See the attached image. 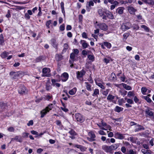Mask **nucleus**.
Wrapping results in <instances>:
<instances>
[{
    "label": "nucleus",
    "mask_w": 154,
    "mask_h": 154,
    "mask_svg": "<svg viewBox=\"0 0 154 154\" xmlns=\"http://www.w3.org/2000/svg\"><path fill=\"white\" fill-rule=\"evenodd\" d=\"M128 10L130 14H133L137 11V10L132 7H128Z\"/></svg>",
    "instance_id": "a211bd4d"
},
{
    "label": "nucleus",
    "mask_w": 154,
    "mask_h": 154,
    "mask_svg": "<svg viewBox=\"0 0 154 154\" xmlns=\"http://www.w3.org/2000/svg\"><path fill=\"white\" fill-rule=\"evenodd\" d=\"M62 56L61 55H57V58L58 61H59L62 59Z\"/></svg>",
    "instance_id": "052dcab7"
},
{
    "label": "nucleus",
    "mask_w": 154,
    "mask_h": 154,
    "mask_svg": "<svg viewBox=\"0 0 154 154\" xmlns=\"http://www.w3.org/2000/svg\"><path fill=\"white\" fill-rule=\"evenodd\" d=\"M123 108L118 106H116L115 107L114 110L115 112L119 113L120 112L123 111Z\"/></svg>",
    "instance_id": "4be33fe9"
},
{
    "label": "nucleus",
    "mask_w": 154,
    "mask_h": 154,
    "mask_svg": "<svg viewBox=\"0 0 154 154\" xmlns=\"http://www.w3.org/2000/svg\"><path fill=\"white\" fill-rule=\"evenodd\" d=\"M109 92V89H106L105 91H102V94L105 96H106L108 94Z\"/></svg>",
    "instance_id": "79ce46f5"
},
{
    "label": "nucleus",
    "mask_w": 154,
    "mask_h": 154,
    "mask_svg": "<svg viewBox=\"0 0 154 154\" xmlns=\"http://www.w3.org/2000/svg\"><path fill=\"white\" fill-rule=\"evenodd\" d=\"M33 124V121L32 120H31L29 121V122L27 124V125L28 126H30L31 125H32Z\"/></svg>",
    "instance_id": "0e129e2a"
},
{
    "label": "nucleus",
    "mask_w": 154,
    "mask_h": 154,
    "mask_svg": "<svg viewBox=\"0 0 154 154\" xmlns=\"http://www.w3.org/2000/svg\"><path fill=\"white\" fill-rule=\"evenodd\" d=\"M134 95V94L133 91H130L128 92V96L130 97H133Z\"/></svg>",
    "instance_id": "37998d69"
},
{
    "label": "nucleus",
    "mask_w": 154,
    "mask_h": 154,
    "mask_svg": "<svg viewBox=\"0 0 154 154\" xmlns=\"http://www.w3.org/2000/svg\"><path fill=\"white\" fill-rule=\"evenodd\" d=\"M94 93L92 94V96L93 97H98V95L99 94V91L98 89H95L94 90Z\"/></svg>",
    "instance_id": "b1692460"
},
{
    "label": "nucleus",
    "mask_w": 154,
    "mask_h": 154,
    "mask_svg": "<svg viewBox=\"0 0 154 154\" xmlns=\"http://www.w3.org/2000/svg\"><path fill=\"white\" fill-rule=\"evenodd\" d=\"M127 102L130 104H133L134 102L132 99H128L127 100Z\"/></svg>",
    "instance_id": "09e8293b"
},
{
    "label": "nucleus",
    "mask_w": 154,
    "mask_h": 154,
    "mask_svg": "<svg viewBox=\"0 0 154 154\" xmlns=\"http://www.w3.org/2000/svg\"><path fill=\"white\" fill-rule=\"evenodd\" d=\"M45 59V57L43 55H41L37 57L35 60V63H37L40 62L42 60H44Z\"/></svg>",
    "instance_id": "4468645a"
},
{
    "label": "nucleus",
    "mask_w": 154,
    "mask_h": 154,
    "mask_svg": "<svg viewBox=\"0 0 154 154\" xmlns=\"http://www.w3.org/2000/svg\"><path fill=\"white\" fill-rule=\"evenodd\" d=\"M142 98L145 99L148 103H150L152 102L151 99L147 96H143Z\"/></svg>",
    "instance_id": "f704fd0d"
},
{
    "label": "nucleus",
    "mask_w": 154,
    "mask_h": 154,
    "mask_svg": "<svg viewBox=\"0 0 154 154\" xmlns=\"http://www.w3.org/2000/svg\"><path fill=\"white\" fill-rule=\"evenodd\" d=\"M49 112V111L48 110L46 109V108L45 109H43L41 112V118H43Z\"/></svg>",
    "instance_id": "aec40b11"
},
{
    "label": "nucleus",
    "mask_w": 154,
    "mask_h": 154,
    "mask_svg": "<svg viewBox=\"0 0 154 154\" xmlns=\"http://www.w3.org/2000/svg\"><path fill=\"white\" fill-rule=\"evenodd\" d=\"M119 85H122L124 88L125 89L127 90H131V87L130 86L127 85L125 84L122 83L121 84H120Z\"/></svg>",
    "instance_id": "c85d7f7f"
},
{
    "label": "nucleus",
    "mask_w": 154,
    "mask_h": 154,
    "mask_svg": "<svg viewBox=\"0 0 154 154\" xmlns=\"http://www.w3.org/2000/svg\"><path fill=\"white\" fill-rule=\"evenodd\" d=\"M89 134H90V136L91 138H92L94 139V138L96 137V136L94 133L90 132L89 133Z\"/></svg>",
    "instance_id": "864d4df0"
},
{
    "label": "nucleus",
    "mask_w": 154,
    "mask_h": 154,
    "mask_svg": "<svg viewBox=\"0 0 154 154\" xmlns=\"http://www.w3.org/2000/svg\"><path fill=\"white\" fill-rule=\"evenodd\" d=\"M29 133H27L24 132L22 134L23 137V138H27L28 137Z\"/></svg>",
    "instance_id": "13d9d810"
},
{
    "label": "nucleus",
    "mask_w": 154,
    "mask_h": 154,
    "mask_svg": "<svg viewBox=\"0 0 154 154\" xmlns=\"http://www.w3.org/2000/svg\"><path fill=\"white\" fill-rule=\"evenodd\" d=\"M96 84L97 86H99L101 89H105V87L101 83L96 82Z\"/></svg>",
    "instance_id": "ea45409f"
},
{
    "label": "nucleus",
    "mask_w": 154,
    "mask_h": 154,
    "mask_svg": "<svg viewBox=\"0 0 154 154\" xmlns=\"http://www.w3.org/2000/svg\"><path fill=\"white\" fill-rule=\"evenodd\" d=\"M7 106V104L6 103H4L3 102H1L0 106L2 110H4L5 109Z\"/></svg>",
    "instance_id": "7c9ffc66"
},
{
    "label": "nucleus",
    "mask_w": 154,
    "mask_h": 154,
    "mask_svg": "<svg viewBox=\"0 0 154 154\" xmlns=\"http://www.w3.org/2000/svg\"><path fill=\"white\" fill-rule=\"evenodd\" d=\"M124 8L122 7H119L116 10V12L120 14H121L123 12Z\"/></svg>",
    "instance_id": "5701e85b"
},
{
    "label": "nucleus",
    "mask_w": 154,
    "mask_h": 154,
    "mask_svg": "<svg viewBox=\"0 0 154 154\" xmlns=\"http://www.w3.org/2000/svg\"><path fill=\"white\" fill-rule=\"evenodd\" d=\"M80 43L82 45V46L84 48H86L89 46L88 44L86 43V41L84 40H81Z\"/></svg>",
    "instance_id": "412c9836"
},
{
    "label": "nucleus",
    "mask_w": 154,
    "mask_h": 154,
    "mask_svg": "<svg viewBox=\"0 0 154 154\" xmlns=\"http://www.w3.org/2000/svg\"><path fill=\"white\" fill-rule=\"evenodd\" d=\"M88 57L89 60H91L92 61H94V57L93 55L90 54L88 55Z\"/></svg>",
    "instance_id": "de8ad7c7"
},
{
    "label": "nucleus",
    "mask_w": 154,
    "mask_h": 154,
    "mask_svg": "<svg viewBox=\"0 0 154 154\" xmlns=\"http://www.w3.org/2000/svg\"><path fill=\"white\" fill-rule=\"evenodd\" d=\"M38 10L39 11V12L38 14L37 15L38 16H40L42 15V11H41L42 9H41V7H40V6L39 7Z\"/></svg>",
    "instance_id": "603ef678"
},
{
    "label": "nucleus",
    "mask_w": 154,
    "mask_h": 154,
    "mask_svg": "<svg viewBox=\"0 0 154 154\" xmlns=\"http://www.w3.org/2000/svg\"><path fill=\"white\" fill-rule=\"evenodd\" d=\"M63 52H66V50L68 49V44L66 43L64 44L63 45Z\"/></svg>",
    "instance_id": "58836bf2"
},
{
    "label": "nucleus",
    "mask_w": 154,
    "mask_h": 154,
    "mask_svg": "<svg viewBox=\"0 0 154 154\" xmlns=\"http://www.w3.org/2000/svg\"><path fill=\"white\" fill-rule=\"evenodd\" d=\"M102 149L105 152H107L111 153L112 152L110 146H107L106 145H104L102 146Z\"/></svg>",
    "instance_id": "9b49d317"
},
{
    "label": "nucleus",
    "mask_w": 154,
    "mask_h": 154,
    "mask_svg": "<svg viewBox=\"0 0 154 154\" xmlns=\"http://www.w3.org/2000/svg\"><path fill=\"white\" fill-rule=\"evenodd\" d=\"M129 154H136V152H134L133 149H130L129 150Z\"/></svg>",
    "instance_id": "774afa93"
},
{
    "label": "nucleus",
    "mask_w": 154,
    "mask_h": 154,
    "mask_svg": "<svg viewBox=\"0 0 154 154\" xmlns=\"http://www.w3.org/2000/svg\"><path fill=\"white\" fill-rule=\"evenodd\" d=\"M98 133L101 135H106V133L102 130H100L98 131Z\"/></svg>",
    "instance_id": "e2e57ef3"
},
{
    "label": "nucleus",
    "mask_w": 154,
    "mask_h": 154,
    "mask_svg": "<svg viewBox=\"0 0 154 154\" xmlns=\"http://www.w3.org/2000/svg\"><path fill=\"white\" fill-rule=\"evenodd\" d=\"M73 53L77 55L79 53V51L77 49H73Z\"/></svg>",
    "instance_id": "6e6d98bb"
},
{
    "label": "nucleus",
    "mask_w": 154,
    "mask_h": 154,
    "mask_svg": "<svg viewBox=\"0 0 154 154\" xmlns=\"http://www.w3.org/2000/svg\"><path fill=\"white\" fill-rule=\"evenodd\" d=\"M145 113L151 119L154 121V114L152 112L150 111L149 108H148L145 110Z\"/></svg>",
    "instance_id": "423d86ee"
},
{
    "label": "nucleus",
    "mask_w": 154,
    "mask_h": 154,
    "mask_svg": "<svg viewBox=\"0 0 154 154\" xmlns=\"http://www.w3.org/2000/svg\"><path fill=\"white\" fill-rule=\"evenodd\" d=\"M6 17L7 18H9L11 17V12L10 11L8 10L7 14L6 15Z\"/></svg>",
    "instance_id": "bf43d9fd"
},
{
    "label": "nucleus",
    "mask_w": 154,
    "mask_h": 154,
    "mask_svg": "<svg viewBox=\"0 0 154 154\" xmlns=\"http://www.w3.org/2000/svg\"><path fill=\"white\" fill-rule=\"evenodd\" d=\"M79 149L82 151H85L86 150L87 148L83 146H81V147L79 148Z\"/></svg>",
    "instance_id": "338daca9"
},
{
    "label": "nucleus",
    "mask_w": 154,
    "mask_h": 154,
    "mask_svg": "<svg viewBox=\"0 0 154 154\" xmlns=\"http://www.w3.org/2000/svg\"><path fill=\"white\" fill-rule=\"evenodd\" d=\"M125 135V134H121L117 132L115 134V137L116 138L122 140L124 138L125 136L124 135Z\"/></svg>",
    "instance_id": "ddd939ff"
},
{
    "label": "nucleus",
    "mask_w": 154,
    "mask_h": 154,
    "mask_svg": "<svg viewBox=\"0 0 154 154\" xmlns=\"http://www.w3.org/2000/svg\"><path fill=\"white\" fill-rule=\"evenodd\" d=\"M119 92L124 97V96L126 95L127 92V91L124 90H120L119 91Z\"/></svg>",
    "instance_id": "c9c22d12"
},
{
    "label": "nucleus",
    "mask_w": 154,
    "mask_h": 154,
    "mask_svg": "<svg viewBox=\"0 0 154 154\" xmlns=\"http://www.w3.org/2000/svg\"><path fill=\"white\" fill-rule=\"evenodd\" d=\"M76 91V88H74L71 90H70L69 92V94L71 95H74Z\"/></svg>",
    "instance_id": "473e14b6"
},
{
    "label": "nucleus",
    "mask_w": 154,
    "mask_h": 154,
    "mask_svg": "<svg viewBox=\"0 0 154 154\" xmlns=\"http://www.w3.org/2000/svg\"><path fill=\"white\" fill-rule=\"evenodd\" d=\"M4 42L3 35L2 34H1L0 35V45H3L5 44Z\"/></svg>",
    "instance_id": "393cba45"
},
{
    "label": "nucleus",
    "mask_w": 154,
    "mask_h": 154,
    "mask_svg": "<svg viewBox=\"0 0 154 154\" xmlns=\"http://www.w3.org/2000/svg\"><path fill=\"white\" fill-rule=\"evenodd\" d=\"M136 127L138 128H136L134 130L136 132L145 130V128L142 126L140 125H137Z\"/></svg>",
    "instance_id": "6ab92c4d"
},
{
    "label": "nucleus",
    "mask_w": 154,
    "mask_h": 154,
    "mask_svg": "<svg viewBox=\"0 0 154 154\" xmlns=\"http://www.w3.org/2000/svg\"><path fill=\"white\" fill-rule=\"evenodd\" d=\"M115 97L111 94H109L107 97V100L109 102H112L114 103H116V100H115Z\"/></svg>",
    "instance_id": "0eeeda50"
},
{
    "label": "nucleus",
    "mask_w": 154,
    "mask_h": 154,
    "mask_svg": "<svg viewBox=\"0 0 154 154\" xmlns=\"http://www.w3.org/2000/svg\"><path fill=\"white\" fill-rule=\"evenodd\" d=\"M69 133L72 136H75L76 134V133L75 131L72 129H71L70 131H69Z\"/></svg>",
    "instance_id": "a18cd8bd"
},
{
    "label": "nucleus",
    "mask_w": 154,
    "mask_h": 154,
    "mask_svg": "<svg viewBox=\"0 0 154 154\" xmlns=\"http://www.w3.org/2000/svg\"><path fill=\"white\" fill-rule=\"evenodd\" d=\"M85 84L86 85V88L87 90L89 91H91L92 89L91 88V85L88 82H85Z\"/></svg>",
    "instance_id": "c756f323"
},
{
    "label": "nucleus",
    "mask_w": 154,
    "mask_h": 154,
    "mask_svg": "<svg viewBox=\"0 0 154 154\" xmlns=\"http://www.w3.org/2000/svg\"><path fill=\"white\" fill-rule=\"evenodd\" d=\"M23 139L20 136L17 135L14 137L12 138L11 140H15L17 142L21 143L23 141Z\"/></svg>",
    "instance_id": "dca6fc26"
},
{
    "label": "nucleus",
    "mask_w": 154,
    "mask_h": 154,
    "mask_svg": "<svg viewBox=\"0 0 154 154\" xmlns=\"http://www.w3.org/2000/svg\"><path fill=\"white\" fill-rule=\"evenodd\" d=\"M51 44L56 49H57L58 43L55 39L53 38L51 40Z\"/></svg>",
    "instance_id": "f8f14e48"
},
{
    "label": "nucleus",
    "mask_w": 154,
    "mask_h": 154,
    "mask_svg": "<svg viewBox=\"0 0 154 154\" xmlns=\"http://www.w3.org/2000/svg\"><path fill=\"white\" fill-rule=\"evenodd\" d=\"M88 3V5H89V6H93L94 5V2L92 0L90 1L89 2H88L87 3Z\"/></svg>",
    "instance_id": "680f3d73"
},
{
    "label": "nucleus",
    "mask_w": 154,
    "mask_h": 154,
    "mask_svg": "<svg viewBox=\"0 0 154 154\" xmlns=\"http://www.w3.org/2000/svg\"><path fill=\"white\" fill-rule=\"evenodd\" d=\"M104 44L105 46L106 47L108 48H110L111 47V45L109 42H104Z\"/></svg>",
    "instance_id": "4c0bfd02"
},
{
    "label": "nucleus",
    "mask_w": 154,
    "mask_h": 154,
    "mask_svg": "<svg viewBox=\"0 0 154 154\" xmlns=\"http://www.w3.org/2000/svg\"><path fill=\"white\" fill-rule=\"evenodd\" d=\"M8 54L9 53L8 52L4 51L2 54L1 56L2 58H5L7 57Z\"/></svg>",
    "instance_id": "72a5a7b5"
},
{
    "label": "nucleus",
    "mask_w": 154,
    "mask_h": 154,
    "mask_svg": "<svg viewBox=\"0 0 154 154\" xmlns=\"http://www.w3.org/2000/svg\"><path fill=\"white\" fill-rule=\"evenodd\" d=\"M56 77L59 78L60 79V77L59 75H57L56 76ZM60 79L59 80H55L53 79L51 80V82L52 83V85L53 86H56L57 87H59L60 86V84L59 83H56L57 82H60Z\"/></svg>",
    "instance_id": "39448f33"
},
{
    "label": "nucleus",
    "mask_w": 154,
    "mask_h": 154,
    "mask_svg": "<svg viewBox=\"0 0 154 154\" xmlns=\"http://www.w3.org/2000/svg\"><path fill=\"white\" fill-rule=\"evenodd\" d=\"M52 21L51 20H49L46 22V26L48 28H50L49 25L51 23Z\"/></svg>",
    "instance_id": "c03bdc74"
},
{
    "label": "nucleus",
    "mask_w": 154,
    "mask_h": 154,
    "mask_svg": "<svg viewBox=\"0 0 154 154\" xmlns=\"http://www.w3.org/2000/svg\"><path fill=\"white\" fill-rule=\"evenodd\" d=\"M106 16V20L107 19L108 17L109 19H112L114 18V16L111 12L106 11L105 13Z\"/></svg>",
    "instance_id": "f3484780"
},
{
    "label": "nucleus",
    "mask_w": 154,
    "mask_h": 154,
    "mask_svg": "<svg viewBox=\"0 0 154 154\" xmlns=\"http://www.w3.org/2000/svg\"><path fill=\"white\" fill-rule=\"evenodd\" d=\"M119 146V144H114L110 146L112 151L117 149Z\"/></svg>",
    "instance_id": "2f4dec72"
},
{
    "label": "nucleus",
    "mask_w": 154,
    "mask_h": 154,
    "mask_svg": "<svg viewBox=\"0 0 154 154\" xmlns=\"http://www.w3.org/2000/svg\"><path fill=\"white\" fill-rule=\"evenodd\" d=\"M25 17L26 19L29 20L30 18V17L28 14L26 13L25 14Z\"/></svg>",
    "instance_id": "69168bd1"
},
{
    "label": "nucleus",
    "mask_w": 154,
    "mask_h": 154,
    "mask_svg": "<svg viewBox=\"0 0 154 154\" xmlns=\"http://www.w3.org/2000/svg\"><path fill=\"white\" fill-rule=\"evenodd\" d=\"M51 84L50 82H48L46 83V90L49 91L52 88Z\"/></svg>",
    "instance_id": "a878e982"
},
{
    "label": "nucleus",
    "mask_w": 154,
    "mask_h": 154,
    "mask_svg": "<svg viewBox=\"0 0 154 154\" xmlns=\"http://www.w3.org/2000/svg\"><path fill=\"white\" fill-rule=\"evenodd\" d=\"M91 9V6L88 5V3H87L86 5V10L87 11L89 12Z\"/></svg>",
    "instance_id": "5fc2aeb1"
},
{
    "label": "nucleus",
    "mask_w": 154,
    "mask_h": 154,
    "mask_svg": "<svg viewBox=\"0 0 154 154\" xmlns=\"http://www.w3.org/2000/svg\"><path fill=\"white\" fill-rule=\"evenodd\" d=\"M97 26L101 30L106 31L108 29V26L105 23H100Z\"/></svg>",
    "instance_id": "9d476101"
},
{
    "label": "nucleus",
    "mask_w": 154,
    "mask_h": 154,
    "mask_svg": "<svg viewBox=\"0 0 154 154\" xmlns=\"http://www.w3.org/2000/svg\"><path fill=\"white\" fill-rule=\"evenodd\" d=\"M134 101L136 103H140L139 102V99L137 98V97L136 96L134 97Z\"/></svg>",
    "instance_id": "3c124183"
},
{
    "label": "nucleus",
    "mask_w": 154,
    "mask_h": 154,
    "mask_svg": "<svg viewBox=\"0 0 154 154\" xmlns=\"http://www.w3.org/2000/svg\"><path fill=\"white\" fill-rule=\"evenodd\" d=\"M20 73L19 72H11L10 74L11 78L13 79H17Z\"/></svg>",
    "instance_id": "20e7f679"
},
{
    "label": "nucleus",
    "mask_w": 154,
    "mask_h": 154,
    "mask_svg": "<svg viewBox=\"0 0 154 154\" xmlns=\"http://www.w3.org/2000/svg\"><path fill=\"white\" fill-rule=\"evenodd\" d=\"M121 28L123 31H125L130 28L126 24H122L121 26Z\"/></svg>",
    "instance_id": "bb28decb"
},
{
    "label": "nucleus",
    "mask_w": 154,
    "mask_h": 154,
    "mask_svg": "<svg viewBox=\"0 0 154 154\" xmlns=\"http://www.w3.org/2000/svg\"><path fill=\"white\" fill-rule=\"evenodd\" d=\"M70 58L72 60H74L75 58V55L73 52L70 55Z\"/></svg>",
    "instance_id": "4d7b16f0"
},
{
    "label": "nucleus",
    "mask_w": 154,
    "mask_h": 154,
    "mask_svg": "<svg viewBox=\"0 0 154 154\" xmlns=\"http://www.w3.org/2000/svg\"><path fill=\"white\" fill-rule=\"evenodd\" d=\"M141 91L143 94H145L146 92L147 91V89L146 87H143L141 88Z\"/></svg>",
    "instance_id": "e433bc0d"
},
{
    "label": "nucleus",
    "mask_w": 154,
    "mask_h": 154,
    "mask_svg": "<svg viewBox=\"0 0 154 154\" xmlns=\"http://www.w3.org/2000/svg\"><path fill=\"white\" fill-rule=\"evenodd\" d=\"M75 117L77 121L80 123L83 122L85 120L84 117L79 113L76 114L75 115Z\"/></svg>",
    "instance_id": "f03ea898"
},
{
    "label": "nucleus",
    "mask_w": 154,
    "mask_h": 154,
    "mask_svg": "<svg viewBox=\"0 0 154 154\" xmlns=\"http://www.w3.org/2000/svg\"><path fill=\"white\" fill-rule=\"evenodd\" d=\"M51 69H50L48 68H44L42 70V77H50L51 76L50 73Z\"/></svg>",
    "instance_id": "f257e3e1"
},
{
    "label": "nucleus",
    "mask_w": 154,
    "mask_h": 154,
    "mask_svg": "<svg viewBox=\"0 0 154 154\" xmlns=\"http://www.w3.org/2000/svg\"><path fill=\"white\" fill-rule=\"evenodd\" d=\"M97 12L100 16L104 20H106V16L105 13L106 11H104L103 10V8H100L98 9L97 10Z\"/></svg>",
    "instance_id": "7ed1b4c3"
},
{
    "label": "nucleus",
    "mask_w": 154,
    "mask_h": 154,
    "mask_svg": "<svg viewBox=\"0 0 154 154\" xmlns=\"http://www.w3.org/2000/svg\"><path fill=\"white\" fill-rule=\"evenodd\" d=\"M141 27L144 29L147 32H149V29L147 26L144 25H141Z\"/></svg>",
    "instance_id": "49530a36"
},
{
    "label": "nucleus",
    "mask_w": 154,
    "mask_h": 154,
    "mask_svg": "<svg viewBox=\"0 0 154 154\" xmlns=\"http://www.w3.org/2000/svg\"><path fill=\"white\" fill-rule=\"evenodd\" d=\"M85 72L84 70L82 69L81 71H78L77 72V77L78 78H82V76L85 75Z\"/></svg>",
    "instance_id": "2eb2a0df"
},
{
    "label": "nucleus",
    "mask_w": 154,
    "mask_h": 154,
    "mask_svg": "<svg viewBox=\"0 0 154 154\" xmlns=\"http://www.w3.org/2000/svg\"><path fill=\"white\" fill-rule=\"evenodd\" d=\"M27 92V90L26 89L25 87L23 86H22L20 87L18 90L19 93L22 94H25Z\"/></svg>",
    "instance_id": "6e6552de"
},
{
    "label": "nucleus",
    "mask_w": 154,
    "mask_h": 154,
    "mask_svg": "<svg viewBox=\"0 0 154 154\" xmlns=\"http://www.w3.org/2000/svg\"><path fill=\"white\" fill-rule=\"evenodd\" d=\"M69 78V75L67 72H64L61 75V79L63 82H66Z\"/></svg>",
    "instance_id": "1a4fd4ad"
},
{
    "label": "nucleus",
    "mask_w": 154,
    "mask_h": 154,
    "mask_svg": "<svg viewBox=\"0 0 154 154\" xmlns=\"http://www.w3.org/2000/svg\"><path fill=\"white\" fill-rule=\"evenodd\" d=\"M142 1L149 5H152L154 4V0H142Z\"/></svg>",
    "instance_id": "cd10ccee"
},
{
    "label": "nucleus",
    "mask_w": 154,
    "mask_h": 154,
    "mask_svg": "<svg viewBox=\"0 0 154 154\" xmlns=\"http://www.w3.org/2000/svg\"><path fill=\"white\" fill-rule=\"evenodd\" d=\"M53 104H49L46 108V109L48 110L49 111L50 110H51L53 108Z\"/></svg>",
    "instance_id": "a19ab883"
},
{
    "label": "nucleus",
    "mask_w": 154,
    "mask_h": 154,
    "mask_svg": "<svg viewBox=\"0 0 154 154\" xmlns=\"http://www.w3.org/2000/svg\"><path fill=\"white\" fill-rule=\"evenodd\" d=\"M60 29L61 31H63L65 29V24L63 23L60 26Z\"/></svg>",
    "instance_id": "8fccbe9b"
}]
</instances>
